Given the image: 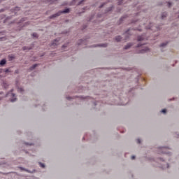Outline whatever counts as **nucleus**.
Segmentation results:
<instances>
[{
  "label": "nucleus",
  "mask_w": 179,
  "mask_h": 179,
  "mask_svg": "<svg viewBox=\"0 0 179 179\" xmlns=\"http://www.w3.org/2000/svg\"><path fill=\"white\" fill-rule=\"evenodd\" d=\"M5 64H6V60L5 59H3L1 62H0V65L3 66L5 65Z\"/></svg>",
  "instance_id": "0eeeda50"
},
{
  "label": "nucleus",
  "mask_w": 179,
  "mask_h": 179,
  "mask_svg": "<svg viewBox=\"0 0 179 179\" xmlns=\"http://www.w3.org/2000/svg\"><path fill=\"white\" fill-rule=\"evenodd\" d=\"M15 101H16V98L12 99L10 100V102H11V103H13V102H15Z\"/></svg>",
  "instance_id": "bb28decb"
},
{
  "label": "nucleus",
  "mask_w": 179,
  "mask_h": 179,
  "mask_svg": "<svg viewBox=\"0 0 179 179\" xmlns=\"http://www.w3.org/2000/svg\"><path fill=\"white\" fill-rule=\"evenodd\" d=\"M83 2H86V0H81V1H80L78 3V6H79V5H82V3H83Z\"/></svg>",
  "instance_id": "f8f14e48"
},
{
  "label": "nucleus",
  "mask_w": 179,
  "mask_h": 179,
  "mask_svg": "<svg viewBox=\"0 0 179 179\" xmlns=\"http://www.w3.org/2000/svg\"><path fill=\"white\" fill-rule=\"evenodd\" d=\"M11 96H13V97H15V94H11Z\"/></svg>",
  "instance_id": "e433bc0d"
},
{
  "label": "nucleus",
  "mask_w": 179,
  "mask_h": 179,
  "mask_svg": "<svg viewBox=\"0 0 179 179\" xmlns=\"http://www.w3.org/2000/svg\"><path fill=\"white\" fill-rule=\"evenodd\" d=\"M132 46L131 44L128 43L125 47H124V50H128V48H130Z\"/></svg>",
  "instance_id": "1a4fd4ad"
},
{
  "label": "nucleus",
  "mask_w": 179,
  "mask_h": 179,
  "mask_svg": "<svg viewBox=\"0 0 179 179\" xmlns=\"http://www.w3.org/2000/svg\"><path fill=\"white\" fill-rule=\"evenodd\" d=\"M104 5H106V3H102V4H101L100 6H99V9H101V8H103V6H104Z\"/></svg>",
  "instance_id": "6ab92c4d"
},
{
  "label": "nucleus",
  "mask_w": 179,
  "mask_h": 179,
  "mask_svg": "<svg viewBox=\"0 0 179 179\" xmlns=\"http://www.w3.org/2000/svg\"><path fill=\"white\" fill-rule=\"evenodd\" d=\"M37 66V64H34L32 67H31V71H33L36 67Z\"/></svg>",
  "instance_id": "412c9836"
},
{
  "label": "nucleus",
  "mask_w": 179,
  "mask_h": 179,
  "mask_svg": "<svg viewBox=\"0 0 179 179\" xmlns=\"http://www.w3.org/2000/svg\"><path fill=\"white\" fill-rule=\"evenodd\" d=\"M127 19H128V15H124L123 16L121 17V18L120 19V22H125V20H127Z\"/></svg>",
  "instance_id": "39448f33"
},
{
  "label": "nucleus",
  "mask_w": 179,
  "mask_h": 179,
  "mask_svg": "<svg viewBox=\"0 0 179 179\" xmlns=\"http://www.w3.org/2000/svg\"><path fill=\"white\" fill-rule=\"evenodd\" d=\"M2 12H5V9L4 8L0 9V13H2Z\"/></svg>",
  "instance_id": "cd10ccee"
},
{
  "label": "nucleus",
  "mask_w": 179,
  "mask_h": 179,
  "mask_svg": "<svg viewBox=\"0 0 179 179\" xmlns=\"http://www.w3.org/2000/svg\"><path fill=\"white\" fill-rule=\"evenodd\" d=\"M166 3H167V6H168L169 8H171V6H172V5H173V3H172V2L168 1V2H166Z\"/></svg>",
  "instance_id": "9b49d317"
},
{
  "label": "nucleus",
  "mask_w": 179,
  "mask_h": 179,
  "mask_svg": "<svg viewBox=\"0 0 179 179\" xmlns=\"http://www.w3.org/2000/svg\"><path fill=\"white\" fill-rule=\"evenodd\" d=\"M14 10H15V12H17V11L20 10V7H15L14 8Z\"/></svg>",
  "instance_id": "2eb2a0df"
},
{
  "label": "nucleus",
  "mask_w": 179,
  "mask_h": 179,
  "mask_svg": "<svg viewBox=\"0 0 179 179\" xmlns=\"http://www.w3.org/2000/svg\"><path fill=\"white\" fill-rule=\"evenodd\" d=\"M59 16H61V13L59 11L50 15L49 17V19H55L56 17H58Z\"/></svg>",
  "instance_id": "7ed1b4c3"
},
{
  "label": "nucleus",
  "mask_w": 179,
  "mask_h": 179,
  "mask_svg": "<svg viewBox=\"0 0 179 179\" xmlns=\"http://www.w3.org/2000/svg\"><path fill=\"white\" fill-rule=\"evenodd\" d=\"M143 40H144L143 36H138V41H143Z\"/></svg>",
  "instance_id": "ddd939ff"
},
{
  "label": "nucleus",
  "mask_w": 179,
  "mask_h": 179,
  "mask_svg": "<svg viewBox=\"0 0 179 179\" xmlns=\"http://www.w3.org/2000/svg\"><path fill=\"white\" fill-rule=\"evenodd\" d=\"M32 36H33V37H35V38L38 37V35L37 34V33H34V34H32Z\"/></svg>",
  "instance_id": "f3484780"
},
{
  "label": "nucleus",
  "mask_w": 179,
  "mask_h": 179,
  "mask_svg": "<svg viewBox=\"0 0 179 179\" xmlns=\"http://www.w3.org/2000/svg\"><path fill=\"white\" fill-rule=\"evenodd\" d=\"M165 45H167V43H162V44L161 45V47H164Z\"/></svg>",
  "instance_id": "c85d7f7f"
},
{
  "label": "nucleus",
  "mask_w": 179,
  "mask_h": 179,
  "mask_svg": "<svg viewBox=\"0 0 179 179\" xmlns=\"http://www.w3.org/2000/svg\"><path fill=\"white\" fill-rule=\"evenodd\" d=\"M80 41V43H78L79 45L83 44L85 43V41H83L82 39Z\"/></svg>",
  "instance_id": "a878e982"
},
{
  "label": "nucleus",
  "mask_w": 179,
  "mask_h": 179,
  "mask_svg": "<svg viewBox=\"0 0 179 179\" xmlns=\"http://www.w3.org/2000/svg\"><path fill=\"white\" fill-rule=\"evenodd\" d=\"M58 41L55 40V42L53 43H52L51 47H55V45H57V43Z\"/></svg>",
  "instance_id": "4468645a"
},
{
  "label": "nucleus",
  "mask_w": 179,
  "mask_h": 179,
  "mask_svg": "<svg viewBox=\"0 0 179 179\" xmlns=\"http://www.w3.org/2000/svg\"><path fill=\"white\" fill-rule=\"evenodd\" d=\"M62 47H63V48H64V47H66V45H64Z\"/></svg>",
  "instance_id": "a19ab883"
},
{
  "label": "nucleus",
  "mask_w": 179,
  "mask_h": 179,
  "mask_svg": "<svg viewBox=\"0 0 179 179\" xmlns=\"http://www.w3.org/2000/svg\"><path fill=\"white\" fill-rule=\"evenodd\" d=\"M131 160H135V156H131Z\"/></svg>",
  "instance_id": "72a5a7b5"
},
{
  "label": "nucleus",
  "mask_w": 179,
  "mask_h": 179,
  "mask_svg": "<svg viewBox=\"0 0 179 179\" xmlns=\"http://www.w3.org/2000/svg\"><path fill=\"white\" fill-rule=\"evenodd\" d=\"M122 1L123 0H118L117 5H122Z\"/></svg>",
  "instance_id": "dca6fc26"
},
{
  "label": "nucleus",
  "mask_w": 179,
  "mask_h": 179,
  "mask_svg": "<svg viewBox=\"0 0 179 179\" xmlns=\"http://www.w3.org/2000/svg\"><path fill=\"white\" fill-rule=\"evenodd\" d=\"M39 165L41 166V167L45 168V166L44 165V164L39 162Z\"/></svg>",
  "instance_id": "aec40b11"
},
{
  "label": "nucleus",
  "mask_w": 179,
  "mask_h": 179,
  "mask_svg": "<svg viewBox=\"0 0 179 179\" xmlns=\"http://www.w3.org/2000/svg\"><path fill=\"white\" fill-rule=\"evenodd\" d=\"M22 22H26V17L22 18L20 23H22Z\"/></svg>",
  "instance_id": "4be33fe9"
},
{
  "label": "nucleus",
  "mask_w": 179,
  "mask_h": 179,
  "mask_svg": "<svg viewBox=\"0 0 179 179\" xmlns=\"http://www.w3.org/2000/svg\"><path fill=\"white\" fill-rule=\"evenodd\" d=\"M114 8V5H111L110 6H109L108 8H107L105 11L104 13L106 15H107V13H110V12H113V9Z\"/></svg>",
  "instance_id": "f03ea898"
},
{
  "label": "nucleus",
  "mask_w": 179,
  "mask_h": 179,
  "mask_svg": "<svg viewBox=\"0 0 179 179\" xmlns=\"http://www.w3.org/2000/svg\"><path fill=\"white\" fill-rule=\"evenodd\" d=\"M76 1H78V0H73V2H76Z\"/></svg>",
  "instance_id": "58836bf2"
},
{
  "label": "nucleus",
  "mask_w": 179,
  "mask_h": 179,
  "mask_svg": "<svg viewBox=\"0 0 179 179\" xmlns=\"http://www.w3.org/2000/svg\"><path fill=\"white\" fill-rule=\"evenodd\" d=\"M101 47H107V44L101 45Z\"/></svg>",
  "instance_id": "f704fd0d"
},
{
  "label": "nucleus",
  "mask_w": 179,
  "mask_h": 179,
  "mask_svg": "<svg viewBox=\"0 0 179 179\" xmlns=\"http://www.w3.org/2000/svg\"><path fill=\"white\" fill-rule=\"evenodd\" d=\"M138 48H141V50H140L141 54H143L144 52H146L147 51H149V48H143L142 46V44H138Z\"/></svg>",
  "instance_id": "f257e3e1"
},
{
  "label": "nucleus",
  "mask_w": 179,
  "mask_h": 179,
  "mask_svg": "<svg viewBox=\"0 0 179 179\" xmlns=\"http://www.w3.org/2000/svg\"><path fill=\"white\" fill-rule=\"evenodd\" d=\"M162 149H164V148H162Z\"/></svg>",
  "instance_id": "c03bdc74"
},
{
  "label": "nucleus",
  "mask_w": 179,
  "mask_h": 179,
  "mask_svg": "<svg viewBox=\"0 0 179 179\" xmlns=\"http://www.w3.org/2000/svg\"><path fill=\"white\" fill-rule=\"evenodd\" d=\"M55 0H50L49 2H50V3H52V2H55Z\"/></svg>",
  "instance_id": "2f4dec72"
},
{
  "label": "nucleus",
  "mask_w": 179,
  "mask_h": 179,
  "mask_svg": "<svg viewBox=\"0 0 179 179\" xmlns=\"http://www.w3.org/2000/svg\"><path fill=\"white\" fill-rule=\"evenodd\" d=\"M117 10L118 12H121V9H120L119 8H117Z\"/></svg>",
  "instance_id": "4c0bfd02"
},
{
  "label": "nucleus",
  "mask_w": 179,
  "mask_h": 179,
  "mask_svg": "<svg viewBox=\"0 0 179 179\" xmlns=\"http://www.w3.org/2000/svg\"><path fill=\"white\" fill-rule=\"evenodd\" d=\"M93 19H94V15H91V16L88 19V22H92V20H93Z\"/></svg>",
  "instance_id": "6e6552de"
},
{
  "label": "nucleus",
  "mask_w": 179,
  "mask_h": 179,
  "mask_svg": "<svg viewBox=\"0 0 179 179\" xmlns=\"http://www.w3.org/2000/svg\"><path fill=\"white\" fill-rule=\"evenodd\" d=\"M19 92H20L22 93V92H24V90H22V88H19L18 89Z\"/></svg>",
  "instance_id": "c756f323"
},
{
  "label": "nucleus",
  "mask_w": 179,
  "mask_h": 179,
  "mask_svg": "<svg viewBox=\"0 0 179 179\" xmlns=\"http://www.w3.org/2000/svg\"><path fill=\"white\" fill-rule=\"evenodd\" d=\"M137 143H141V139H137Z\"/></svg>",
  "instance_id": "473e14b6"
},
{
  "label": "nucleus",
  "mask_w": 179,
  "mask_h": 179,
  "mask_svg": "<svg viewBox=\"0 0 179 179\" xmlns=\"http://www.w3.org/2000/svg\"><path fill=\"white\" fill-rule=\"evenodd\" d=\"M3 86H4V87H6V86H8V85H7V84H6V83H3Z\"/></svg>",
  "instance_id": "c9c22d12"
},
{
  "label": "nucleus",
  "mask_w": 179,
  "mask_h": 179,
  "mask_svg": "<svg viewBox=\"0 0 179 179\" xmlns=\"http://www.w3.org/2000/svg\"><path fill=\"white\" fill-rule=\"evenodd\" d=\"M2 35V32H0V36Z\"/></svg>",
  "instance_id": "37998d69"
},
{
  "label": "nucleus",
  "mask_w": 179,
  "mask_h": 179,
  "mask_svg": "<svg viewBox=\"0 0 179 179\" xmlns=\"http://www.w3.org/2000/svg\"><path fill=\"white\" fill-rule=\"evenodd\" d=\"M121 38H121L120 36H117L115 37V41H121Z\"/></svg>",
  "instance_id": "9d476101"
},
{
  "label": "nucleus",
  "mask_w": 179,
  "mask_h": 179,
  "mask_svg": "<svg viewBox=\"0 0 179 179\" xmlns=\"http://www.w3.org/2000/svg\"><path fill=\"white\" fill-rule=\"evenodd\" d=\"M59 12L60 13V15H62V13H69V12H71V9L70 8H66L63 10H59Z\"/></svg>",
  "instance_id": "20e7f679"
},
{
  "label": "nucleus",
  "mask_w": 179,
  "mask_h": 179,
  "mask_svg": "<svg viewBox=\"0 0 179 179\" xmlns=\"http://www.w3.org/2000/svg\"><path fill=\"white\" fill-rule=\"evenodd\" d=\"M69 99H71V97H67V100H69Z\"/></svg>",
  "instance_id": "ea45409f"
},
{
  "label": "nucleus",
  "mask_w": 179,
  "mask_h": 179,
  "mask_svg": "<svg viewBox=\"0 0 179 179\" xmlns=\"http://www.w3.org/2000/svg\"><path fill=\"white\" fill-rule=\"evenodd\" d=\"M102 16H103V15H101V14H98V15H97V17H101Z\"/></svg>",
  "instance_id": "7c9ffc66"
},
{
  "label": "nucleus",
  "mask_w": 179,
  "mask_h": 179,
  "mask_svg": "<svg viewBox=\"0 0 179 179\" xmlns=\"http://www.w3.org/2000/svg\"><path fill=\"white\" fill-rule=\"evenodd\" d=\"M27 49L31 50V48H27V47H26V46H24V47L23 48V50H24V51H26V50H27Z\"/></svg>",
  "instance_id": "b1692460"
},
{
  "label": "nucleus",
  "mask_w": 179,
  "mask_h": 179,
  "mask_svg": "<svg viewBox=\"0 0 179 179\" xmlns=\"http://www.w3.org/2000/svg\"><path fill=\"white\" fill-rule=\"evenodd\" d=\"M6 40V38L5 37L0 38V41H5Z\"/></svg>",
  "instance_id": "a211bd4d"
},
{
  "label": "nucleus",
  "mask_w": 179,
  "mask_h": 179,
  "mask_svg": "<svg viewBox=\"0 0 179 179\" xmlns=\"http://www.w3.org/2000/svg\"><path fill=\"white\" fill-rule=\"evenodd\" d=\"M167 17V12H164L161 14V19H166Z\"/></svg>",
  "instance_id": "423d86ee"
},
{
  "label": "nucleus",
  "mask_w": 179,
  "mask_h": 179,
  "mask_svg": "<svg viewBox=\"0 0 179 179\" xmlns=\"http://www.w3.org/2000/svg\"><path fill=\"white\" fill-rule=\"evenodd\" d=\"M167 168H169V164H166Z\"/></svg>",
  "instance_id": "79ce46f5"
},
{
  "label": "nucleus",
  "mask_w": 179,
  "mask_h": 179,
  "mask_svg": "<svg viewBox=\"0 0 179 179\" xmlns=\"http://www.w3.org/2000/svg\"><path fill=\"white\" fill-rule=\"evenodd\" d=\"M162 113H163L164 114H166V113H167V110L163 109V110H162Z\"/></svg>",
  "instance_id": "393cba45"
},
{
  "label": "nucleus",
  "mask_w": 179,
  "mask_h": 179,
  "mask_svg": "<svg viewBox=\"0 0 179 179\" xmlns=\"http://www.w3.org/2000/svg\"><path fill=\"white\" fill-rule=\"evenodd\" d=\"M130 32H131V29H129V31H127L126 33H124V36L129 34Z\"/></svg>",
  "instance_id": "5701e85b"
}]
</instances>
